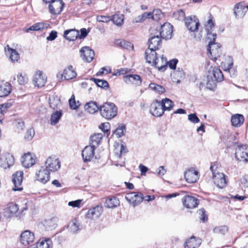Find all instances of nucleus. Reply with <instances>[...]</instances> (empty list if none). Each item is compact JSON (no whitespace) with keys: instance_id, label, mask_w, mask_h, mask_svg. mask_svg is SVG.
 Wrapping results in <instances>:
<instances>
[{"instance_id":"2","label":"nucleus","mask_w":248,"mask_h":248,"mask_svg":"<svg viewBox=\"0 0 248 248\" xmlns=\"http://www.w3.org/2000/svg\"><path fill=\"white\" fill-rule=\"evenodd\" d=\"M100 112L103 117L111 120L117 115L118 108L113 103L107 102L100 106Z\"/></svg>"},{"instance_id":"25","label":"nucleus","mask_w":248,"mask_h":248,"mask_svg":"<svg viewBox=\"0 0 248 248\" xmlns=\"http://www.w3.org/2000/svg\"><path fill=\"white\" fill-rule=\"evenodd\" d=\"M14 163V156L10 154L4 155L0 159V166L4 169L9 168Z\"/></svg>"},{"instance_id":"57","label":"nucleus","mask_w":248,"mask_h":248,"mask_svg":"<svg viewBox=\"0 0 248 248\" xmlns=\"http://www.w3.org/2000/svg\"><path fill=\"white\" fill-rule=\"evenodd\" d=\"M188 119L191 122L194 124L198 123L200 122L199 118L195 113L190 114L188 115Z\"/></svg>"},{"instance_id":"40","label":"nucleus","mask_w":248,"mask_h":248,"mask_svg":"<svg viewBox=\"0 0 248 248\" xmlns=\"http://www.w3.org/2000/svg\"><path fill=\"white\" fill-rule=\"evenodd\" d=\"M49 26V24L47 23H44L42 22L36 23L27 29L26 30V32H30V31H41L44 29L45 28H47Z\"/></svg>"},{"instance_id":"9","label":"nucleus","mask_w":248,"mask_h":248,"mask_svg":"<svg viewBox=\"0 0 248 248\" xmlns=\"http://www.w3.org/2000/svg\"><path fill=\"white\" fill-rule=\"evenodd\" d=\"M161 11L158 10H154L153 12H145L141 15H140L133 18L132 22L135 23H141L146 19L152 18L154 20H157L159 17H156L155 16L160 15Z\"/></svg>"},{"instance_id":"54","label":"nucleus","mask_w":248,"mask_h":248,"mask_svg":"<svg viewBox=\"0 0 248 248\" xmlns=\"http://www.w3.org/2000/svg\"><path fill=\"white\" fill-rule=\"evenodd\" d=\"M17 81L20 85H24L28 82V77L24 75L23 76L22 74H18L17 75Z\"/></svg>"},{"instance_id":"52","label":"nucleus","mask_w":248,"mask_h":248,"mask_svg":"<svg viewBox=\"0 0 248 248\" xmlns=\"http://www.w3.org/2000/svg\"><path fill=\"white\" fill-rule=\"evenodd\" d=\"M69 107L72 109H76L80 106V103L75 100V96L73 94L69 100Z\"/></svg>"},{"instance_id":"6","label":"nucleus","mask_w":248,"mask_h":248,"mask_svg":"<svg viewBox=\"0 0 248 248\" xmlns=\"http://www.w3.org/2000/svg\"><path fill=\"white\" fill-rule=\"evenodd\" d=\"M50 172H55L61 168V162L55 156H51L47 158L45 162V167Z\"/></svg>"},{"instance_id":"41","label":"nucleus","mask_w":248,"mask_h":248,"mask_svg":"<svg viewBox=\"0 0 248 248\" xmlns=\"http://www.w3.org/2000/svg\"><path fill=\"white\" fill-rule=\"evenodd\" d=\"M160 103L165 111H170L174 106V103L172 100L168 98L162 99Z\"/></svg>"},{"instance_id":"16","label":"nucleus","mask_w":248,"mask_h":248,"mask_svg":"<svg viewBox=\"0 0 248 248\" xmlns=\"http://www.w3.org/2000/svg\"><path fill=\"white\" fill-rule=\"evenodd\" d=\"M185 25L189 31H195L198 30L200 23L195 16H188L186 18Z\"/></svg>"},{"instance_id":"7","label":"nucleus","mask_w":248,"mask_h":248,"mask_svg":"<svg viewBox=\"0 0 248 248\" xmlns=\"http://www.w3.org/2000/svg\"><path fill=\"white\" fill-rule=\"evenodd\" d=\"M125 198L126 200L133 206L140 204L143 201L144 198L142 193L139 192H130L127 193Z\"/></svg>"},{"instance_id":"49","label":"nucleus","mask_w":248,"mask_h":248,"mask_svg":"<svg viewBox=\"0 0 248 248\" xmlns=\"http://www.w3.org/2000/svg\"><path fill=\"white\" fill-rule=\"evenodd\" d=\"M115 44L118 46L126 49H128L129 47H131V44L130 42L124 40H116L115 41ZM132 47H133V46H132Z\"/></svg>"},{"instance_id":"42","label":"nucleus","mask_w":248,"mask_h":248,"mask_svg":"<svg viewBox=\"0 0 248 248\" xmlns=\"http://www.w3.org/2000/svg\"><path fill=\"white\" fill-rule=\"evenodd\" d=\"M102 138L103 135L101 133L95 134L91 136L90 138V145L95 148L96 146L98 145Z\"/></svg>"},{"instance_id":"17","label":"nucleus","mask_w":248,"mask_h":248,"mask_svg":"<svg viewBox=\"0 0 248 248\" xmlns=\"http://www.w3.org/2000/svg\"><path fill=\"white\" fill-rule=\"evenodd\" d=\"M36 162V157L34 154L31 153L25 154L22 157V165L26 168L32 166Z\"/></svg>"},{"instance_id":"47","label":"nucleus","mask_w":248,"mask_h":248,"mask_svg":"<svg viewBox=\"0 0 248 248\" xmlns=\"http://www.w3.org/2000/svg\"><path fill=\"white\" fill-rule=\"evenodd\" d=\"M172 17L178 21H183L185 18V14L182 10H179L174 12Z\"/></svg>"},{"instance_id":"62","label":"nucleus","mask_w":248,"mask_h":248,"mask_svg":"<svg viewBox=\"0 0 248 248\" xmlns=\"http://www.w3.org/2000/svg\"><path fill=\"white\" fill-rule=\"evenodd\" d=\"M177 62L178 60L177 59H172L168 62V64L170 69H175L176 68Z\"/></svg>"},{"instance_id":"51","label":"nucleus","mask_w":248,"mask_h":248,"mask_svg":"<svg viewBox=\"0 0 248 248\" xmlns=\"http://www.w3.org/2000/svg\"><path fill=\"white\" fill-rule=\"evenodd\" d=\"M126 152V147L123 144L118 145L114 149V153L117 155L118 157H121L123 153Z\"/></svg>"},{"instance_id":"4","label":"nucleus","mask_w":248,"mask_h":248,"mask_svg":"<svg viewBox=\"0 0 248 248\" xmlns=\"http://www.w3.org/2000/svg\"><path fill=\"white\" fill-rule=\"evenodd\" d=\"M214 166L212 165L210 166V170L213 174V179L214 184L220 188L225 187L227 183V176L223 173H216L214 170Z\"/></svg>"},{"instance_id":"15","label":"nucleus","mask_w":248,"mask_h":248,"mask_svg":"<svg viewBox=\"0 0 248 248\" xmlns=\"http://www.w3.org/2000/svg\"><path fill=\"white\" fill-rule=\"evenodd\" d=\"M23 173L22 171H16L13 174L12 181L14 185L13 188L14 191H21L23 188L21 185L23 180Z\"/></svg>"},{"instance_id":"19","label":"nucleus","mask_w":248,"mask_h":248,"mask_svg":"<svg viewBox=\"0 0 248 248\" xmlns=\"http://www.w3.org/2000/svg\"><path fill=\"white\" fill-rule=\"evenodd\" d=\"M248 10V5L244 2L236 4L234 7V14L236 18L243 17Z\"/></svg>"},{"instance_id":"13","label":"nucleus","mask_w":248,"mask_h":248,"mask_svg":"<svg viewBox=\"0 0 248 248\" xmlns=\"http://www.w3.org/2000/svg\"><path fill=\"white\" fill-rule=\"evenodd\" d=\"M150 112L154 116H161L164 114V110L160 103V101L155 100L153 102L150 106Z\"/></svg>"},{"instance_id":"35","label":"nucleus","mask_w":248,"mask_h":248,"mask_svg":"<svg viewBox=\"0 0 248 248\" xmlns=\"http://www.w3.org/2000/svg\"><path fill=\"white\" fill-rule=\"evenodd\" d=\"M5 48L6 54L10 55L9 58L11 61L13 62H17L20 58L18 52L15 49L10 48L8 45Z\"/></svg>"},{"instance_id":"27","label":"nucleus","mask_w":248,"mask_h":248,"mask_svg":"<svg viewBox=\"0 0 248 248\" xmlns=\"http://www.w3.org/2000/svg\"><path fill=\"white\" fill-rule=\"evenodd\" d=\"M209 75H212V77L217 82H221L224 79V76L221 71L216 67L211 66L210 70L208 71Z\"/></svg>"},{"instance_id":"63","label":"nucleus","mask_w":248,"mask_h":248,"mask_svg":"<svg viewBox=\"0 0 248 248\" xmlns=\"http://www.w3.org/2000/svg\"><path fill=\"white\" fill-rule=\"evenodd\" d=\"M57 36V32L55 31H52L49 33L48 36L47 37L46 39L48 41L54 40Z\"/></svg>"},{"instance_id":"30","label":"nucleus","mask_w":248,"mask_h":248,"mask_svg":"<svg viewBox=\"0 0 248 248\" xmlns=\"http://www.w3.org/2000/svg\"><path fill=\"white\" fill-rule=\"evenodd\" d=\"M104 205L106 208H114L120 205V201L115 196H109L106 198Z\"/></svg>"},{"instance_id":"10","label":"nucleus","mask_w":248,"mask_h":248,"mask_svg":"<svg viewBox=\"0 0 248 248\" xmlns=\"http://www.w3.org/2000/svg\"><path fill=\"white\" fill-rule=\"evenodd\" d=\"M235 156L238 160L248 162V147L246 145H239L235 150Z\"/></svg>"},{"instance_id":"24","label":"nucleus","mask_w":248,"mask_h":248,"mask_svg":"<svg viewBox=\"0 0 248 248\" xmlns=\"http://www.w3.org/2000/svg\"><path fill=\"white\" fill-rule=\"evenodd\" d=\"M185 178L189 183H195L199 179V172L194 169L191 168L185 172Z\"/></svg>"},{"instance_id":"21","label":"nucleus","mask_w":248,"mask_h":248,"mask_svg":"<svg viewBox=\"0 0 248 248\" xmlns=\"http://www.w3.org/2000/svg\"><path fill=\"white\" fill-rule=\"evenodd\" d=\"M184 205L187 208L192 209L199 204V200L194 197L187 195L182 199Z\"/></svg>"},{"instance_id":"1","label":"nucleus","mask_w":248,"mask_h":248,"mask_svg":"<svg viewBox=\"0 0 248 248\" xmlns=\"http://www.w3.org/2000/svg\"><path fill=\"white\" fill-rule=\"evenodd\" d=\"M212 18V16L210 15L209 19L207 21V23L205 25V28L207 32V37L210 40L207 48L210 55L209 57L211 60L215 62L221 55V50L220 49V45L215 42L217 37V34L216 33L213 32L215 27V23L213 21Z\"/></svg>"},{"instance_id":"53","label":"nucleus","mask_w":248,"mask_h":248,"mask_svg":"<svg viewBox=\"0 0 248 248\" xmlns=\"http://www.w3.org/2000/svg\"><path fill=\"white\" fill-rule=\"evenodd\" d=\"M126 132V127L124 124L119 125L116 129L114 133L117 135L119 138H120L124 135V133Z\"/></svg>"},{"instance_id":"58","label":"nucleus","mask_w":248,"mask_h":248,"mask_svg":"<svg viewBox=\"0 0 248 248\" xmlns=\"http://www.w3.org/2000/svg\"><path fill=\"white\" fill-rule=\"evenodd\" d=\"M56 218H51L46 221V225L47 226L49 229L55 228L56 226Z\"/></svg>"},{"instance_id":"29","label":"nucleus","mask_w":248,"mask_h":248,"mask_svg":"<svg viewBox=\"0 0 248 248\" xmlns=\"http://www.w3.org/2000/svg\"><path fill=\"white\" fill-rule=\"evenodd\" d=\"M202 243V240L192 236L187 239L185 243V248H196L198 247Z\"/></svg>"},{"instance_id":"43","label":"nucleus","mask_w":248,"mask_h":248,"mask_svg":"<svg viewBox=\"0 0 248 248\" xmlns=\"http://www.w3.org/2000/svg\"><path fill=\"white\" fill-rule=\"evenodd\" d=\"M149 88L158 94L163 93L165 92L164 87L155 83H151L149 84Z\"/></svg>"},{"instance_id":"50","label":"nucleus","mask_w":248,"mask_h":248,"mask_svg":"<svg viewBox=\"0 0 248 248\" xmlns=\"http://www.w3.org/2000/svg\"><path fill=\"white\" fill-rule=\"evenodd\" d=\"M213 231L216 233L225 234L228 231V228L227 226H217L215 227Z\"/></svg>"},{"instance_id":"20","label":"nucleus","mask_w":248,"mask_h":248,"mask_svg":"<svg viewBox=\"0 0 248 248\" xmlns=\"http://www.w3.org/2000/svg\"><path fill=\"white\" fill-rule=\"evenodd\" d=\"M95 147L91 146H86L82 152V156L84 162L91 161L94 155Z\"/></svg>"},{"instance_id":"33","label":"nucleus","mask_w":248,"mask_h":248,"mask_svg":"<svg viewBox=\"0 0 248 248\" xmlns=\"http://www.w3.org/2000/svg\"><path fill=\"white\" fill-rule=\"evenodd\" d=\"M76 76L77 73L72 65H70L67 68H65L62 75V77H63L65 80H69L74 78Z\"/></svg>"},{"instance_id":"26","label":"nucleus","mask_w":248,"mask_h":248,"mask_svg":"<svg viewBox=\"0 0 248 248\" xmlns=\"http://www.w3.org/2000/svg\"><path fill=\"white\" fill-rule=\"evenodd\" d=\"M123 80L126 84H133L140 85L141 83V78L138 75H127L123 77Z\"/></svg>"},{"instance_id":"11","label":"nucleus","mask_w":248,"mask_h":248,"mask_svg":"<svg viewBox=\"0 0 248 248\" xmlns=\"http://www.w3.org/2000/svg\"><path fill=\"white\" fill-rule=\"evenodd\" d=\"M103 208L101 205H96L90 208L86 214V217L91 220H96L101 215Z\"/></svg>"},{"instance_id":"28","label":"nucleus","mask_w":248,"mask_h":248,"mask_svg":"<svg viewBox=\"0 0 248 248\" xmlns=\"http://www.w3.org/2000/svg\"><path fill=\"white\" fill-rule=\"evenodd\" d=\"M79 36V31L76 29H69L64 31L63 36L69 41H74Z\"/></svg>"},{"instance_id":"39","label":"nucleus","mask_w":248,"mask_h":248,"mask_svg":"<svg viewBox=\"0 0 248 248\" xmlns=\"http://www.w3.org/2000/svg\"><path fill=\"white\" fill-rule=\"evenodd\" d=\"M84 108L89 113L93 114L100 110V107L98 106L96 102L90 101L87 103L84 106Z\"/></svg>"},{"instance_id":"59","label":"nucleus","mask_w":248,"mask_h":248,"mask_svg":"<svg viewBox=\"0 0 248 248\" xmlns=\"http://www.w3.org/2000/svg\"><path fill=\"white\" fill-rule=\"evenodd\" d=\"M96 20L100 22L107 23L111 20V17L104 16H98L96 17Z\"/></svg>"},{"instance_id":"45","label":"nucleus","mask_w":248,"mask_h":248,"mask_svg":"<svg viewBox=\"0 0 248 248\" xmlns=\"http://www.w3.org/2000/svg\"><path fill=\"white\" fill-rule=\"evenodd\" d=\"M62 111H56L55 112L52 114L51 118H50V124L51 125H54L57 124L60 118L62 116Z\"/></svg>"},{"instance_id":"48","label":"nucleus","mask_w":248,"mask_h":248,"mask_svg":"<svg viewBox=\"0 0 248 248\" xmlns=\"http://www.w3.org/2000/svg\"><path fill=\"white\" fill-rule=\"evenodd\" d=\"M92 80H93L99 87H101L103 89H107L108 87V83L106 80L95 78H92Z\"/></svg>"},{"instance_id":"32","label":"nucleus","mask_w":248,"mask_h":248,"mask_svg":"<svg viewBox=\"0 0 248 248\" xmlns=\"http://www.w3.org/2000/svg\"><path fill=\"white\" fill-rule=\"evenodd\" d=\"M12 91V86L8 82H1L0 83V97L6 96Z\"/></svg>"},{"instance_id":"56","label":"nucleus","mask_w":248,"mask_h":248,"mask_svg":"<svg viewBox=\"0 0 248 248\" xmlns=\"http://www.w3.org/2000/svg\"><path fill=\"white\" fill-rule=\"evenodd\" d=\"M198 214L200 216V219L203 222H205L207 220V216L205 214V211L204 209H200L198 212Z\"/></svg>"},{"instance_id":"12","label":"nucleus","mask_w":248,"mask_h":248,"mask_svg":"<svg viewBox=\"0 0 248 248\" xmlns=\"http://www.w3.org/2000/svg\"><path fill=\"white\" fill-rule=\"evenodd\" d=\"M49 3L48 8L51 14L55 15L61 14L64 5L62 0H54Z\"/></svg>"},{"instance_id":"34","label":"nucleus","mask_w":248,"mask_h":248,"mask_svg":"<svg viewBox=\"0 0 248 248\" xmlns=\"http://www.w3.org/2000/svg\"><path fill=\"white\" fill-rule=\"evenodd\" d=\"M68 227L71 232L77 233L81 229L82 226L78 219L74 218L69 223Z\"/></svg>"},{"instance_id":"18","label":"nucleus","mask_w":248,"mask_h":248,"mask_svg":"<svg viewBox=\"0 0 248 248\" xmlns=\"http://www.w3.org/2000/svg\"><path fill=\"white\" fill-rule=\"evenodd\" d=\"M80 53L81 57L84 61L90 62L93 60L94 52L89 46H86L82 47L80 50Z\"/></svg>"},{"instance_id":"36","label":"nucleus","mask_w":248,"mask_h":248,"mask_svg":"<svg viewBox=\"0 0 248 248\" xmlns=\"http://www.w3.org/2000/svg\"><path fill=\"white\" fill-rule=\"evenodd\" d=\"M52 242L50 238H41L37 243L36 248H52Z\"/></svg>"},{"instance_id":"46","label":"nucleus","mask_w":248,"mask_h":248,"mask_svg":"<svg viewBox=\"0 0 248 248\" xmlns=\"http://www.w3.org/2000/svg\"><path fill=\"white\" fill-rule=\"evenodd\" d=\"M111 20L117 26H121L124 23L123 15H115L111 17Z\"/></svg>"},{"instance_id":"38","label":"nucleus","mask_w":248,"mask_h":248,"mask_svg":"<svg viewBox=\"0 0 248 248\" xmlns=\"http://www.w3.org/2000/svg\"><path fill=\"white\" fill-rule=\"evenodd\" d=\"M167 64L168 61L167 59L162 56L160 58H157V60H156L153 66L157 68L159 70H164L166 69Z\"/></svg>"},{"instance_id":"22","label":"nucleus","mask_w":248,"mask_h":248,"mask_svg":"<svg viewBox=\"0 0 248 248\" xmlns=\"http://www.w3.org/2000/svg\"><path fill=\"white\" fill-rule=\"evenodd\" d=\"M5 212L8 217H18L20 214L18 205L13 202L7 204Z\"/></svg>"},{"instance_id":"8","label":"nucleus","mask_w":248,"mask_h":248,"mask_svg":"<svg viewBox=\"0 0 248 248\" xmlns=\"http://www.w3.org/2000/svg\"><path fill=\"white\" fill-rule=\"evenodd\" d=\"M35 177L36 180L45 184L50 180V172L44 167H41L36 170Z\"/></svg>"},{"instance_id":"5","label":"nucleus","mask_w":248,"mask_h":248,"mask_svg":"<svg viewBox=\"0 0 248 248\" xmlns=\"http://www.w3.org/2000/svg\"><path fill=\"white\" fill-rule=\"evenodd\" d=\"M155 31L153 28L150 30L151 36L148 40V49L157 50L161 46V38Z\"/></svg>"},{"instance_id":"14","label":"nucleus","mask_w":248,"mask_h":248,"mask_svg":"<svg viewBox=\"0 0 248 248\" xmlns=\"http://www.w3.org/2000/svg\"><path fill=\"white\" fill-rule=\"evenodd\" d=\"M33 232L29 230H26L22 232L20 235V242L25 246L31 244L34 240Z\"/></svg>"},{"instance_id":"64","label":"nucleus","mask_w":248,"mask_h":248,"mask_svg":"<svg viewBox=\"0 0 248 248\" xmlns=\"http://www.w3.org/2000/svg\"><path fill=\"white\" fill-rule=\"evenodd\" d=\"M241 182L244 187H248V175H245L241 179Z\"/></svg>"},{"instance_id":"60","label":"nucleus","mask_w":248,"mask_h":248,"mask_svg":"<svg viewBox=\"0 0 248 248\" xmlns=\"http://www.w3.org/2000/svg\"><path fill=\"white\" fill-rule=\"evenodd\" d=\"M81 202L82 200H81L71 201L68 202V205L70 206H72L73 207H79Z\"/></svg>"},{"instance_id":"44","label":"nucleus","mask_w":248,"mask_h":248,"mask_svg":"<svg viewBox=\"0 0 248 248\" xmlns=\"http://www.w3.org/2000/svg\"><path fill=\"white\" fill-rule=\"evenodd\" d=\"M217 82L212 78V75L208 74L207 76V88L210 90H214L216 87Z\"/></svg>"},{"instance_id":"23","label":"nucleus","mask_w":248,"mask_h":248,"mask_svg":"<svg viewBox=\"0 0 248 248\" xmlns=\"http://www.w3.org/2000/svg\"><path fill=\"white\" fill-rule=\"evenodd\" d=\"M46 81V77L43 73L39 71L35 73L33 79L35 86L39 88L43 87Z\"/></svg>"},{"instance_id":"31","label":"nucleus","mask_w":248,"mask_h":248,"mask_svg":"<svg viewBox=\"0 0 248 248\" xmlns=\"http://www.w3.org/2000/svg\"><path fill=\"white\" fill-rule=\"evenodd\" d=\"M155 50V49H148L145 52L146 62L149 63H152V65L157 58Z\"/></svg>"},{"instance_id":"55","label":"nucleus","mask_w":248,"mask_h":248,"mask_svg":"<svg viewBox=\"0 0 248 248\" xmlns=\"http://www.w3.org/2000/svg\"><path fill=\"white\" fill-rule=\"evenodd\" d=\"M35 132L33 128H30L26 132L25 139L28 140H31L34 135Z\"/></svg>"},{"instance_id":"37","label":"nucleus","mask_w":248,"mask_h":248,"mask_svg":"<svg viewBox=\"0 0 248 248\" xmlns=\"http://www.w3.org/2000/svg\"><path fill=\"white\" fill-rule=\"evenodd\" d=\"M244 117L241 114H236L232 116L231 123L234 127H240L243 123Z\"/></svg>"},{"instance_id":"3","label":"nucleus","mask_w":248,"mask_h":248,"mask_svg":"<svg viewBox=\"0 0 248 248\" xmlns=\"http://www.w3.org/2000/svg\"><path fill=\"white\" fill-rule=\"evenodd\" d=\"M173 26L169 23H165L158 29H154L155 32L161 38L168 40L172 37Z\"/></svg>"},{"instance_id":"61","label":"nucleus","mask_w":248,"mask_h":248,"mask_svg":"<svg viewBox=\"0 0 248 248\" xmlns=\"http://www.w3.org/2000/svg\"><path fill=\"white\" fill-rule=\"evenodd\" d=\"M129 71L127 68H121L116 70V72L113 74L115 76H120L122 75H124Z\"/></svg>"}]
</instances>
